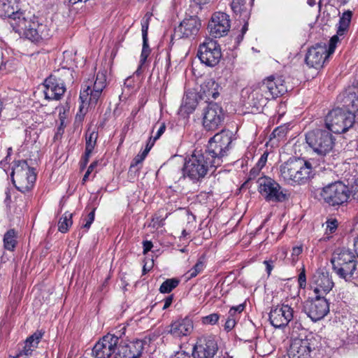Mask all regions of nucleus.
Segmentation results:
<instances>
[{
	"label": "nucleus",
	"instance_id": "27",
	"mask_svg": "<svg viewBox=\"0 0 358 358\" xmlns=\"http://www.w3.org/2000/svg\"><path fill=\"white\" fill-rule=\"evenodd\" d=\"M0 17H8L13 20L11 25L18 31L20 28H25V24L28 23V20L24 17V14L19 10H15L10 3L0 4Z\"/></svg>",
	"mask_w": 358,
	"mask_h": 358
},
{
	"label": "nucleus",
	"instance_id": "20",
	"mask_svg": "<svg viewBox=\"0 0 358 358\" xmlns=\"http://www.w3.org/2000/svg\"><path fill=\"white\" fill-rule=\"evenodd\" d=\"M120 337L108 334L102 337L94 346L92 355L95 358H110L119 344Z\"/></svg>",
	"mask_w": 358,
	"mask_h": 358
},
{
	"label": "nucleus",
	"instance_id": "26",
	"mask_svg": "<svg viewBox=\"0 0 358 358\" xmlns=\"http://www.w3.org/2000/svg\"><path fill=\"white\" fill-rule=\"evenodd\" d=\"M193 328L192 320L185 317L172 322L163 334H169L174 338H181L189 336L192 332Z\"/></svg>",
	"mask_w": 358,
	"mask_h": 358
},
{
	"label": "nucleus",
	"instance_id": "28",
	"mask_svg": "<svg viewBox=\"0 0 358 358\" xmlns=\"http://www.w3.org/2000/svg\"><path fill=\"white\" fill-rule=\"evenodd\" d=\"M313 282L314 292L320 296L328 294L334 285L331 276L327 271H317L313 276Z\"/></svg>",
	"mask_w": 358,
	"mask_h": 358
},
{
	"label": "nucleus",
	"instance_id": "7",
	"mask_svg": "<svg viewBox=\"0 0 358 358\" xmlns=\"http://www.w3.org/2000/svg\"><path fill=\"white\" fill-rule=\"evenodd\" d=\"M306 141L313 152L320 157L329 154L334 146L335 138L328 129H317L306 134Z\"/></svg>",
	"mask_w": 358,
	"mask_h": 358
},
{
	"label": "nucleus",
	"instance_id": "35",
	"mask_svg": "<svg viewBox=\"0 0 358 358\" xmlns=\"http://www.w3.org/2000/svg\"><path fill=\"white\" fill-rule=\"evenodd\" d=\"M352 15V13L350 10H347L343 13L338 22V35L343 36L347 31L351 22Z\"/></svg>",
	"mask_w": 358,
	"mask_h": 358
},
{
	"label": "nucleus",
	"instance_id": "5",
	"mask_svg": "<svg viewBox=\"0 0 358 358\" xmlns=\"http://www.w3.org/2000/svg\"><path fill=\"white\" fill-rule=\"evenodd\" d=\"M73 81V71L71 69L62 68L55 71L44 81L45 99L59 100L66 92V84Z\"/></svg>",
	"mask_w": 358,
	"mask_h": 358
},
{
	"label": "nucleus",
	"instance_id": "40",
	"mask_svg": "<svg viewBox=\"0 0 358 358\" xmlns=\"http://www.w3.org/2000/svg\"><path fill=\"white\" fill-rule=\"evenodd\" d=\"M288 132V127L285 125H281L280 127H278L275 128L271 136L273 138H277L278 139L282 138L285 137Z\"/></svg>",
	"mask_w": 358,
	"mask_h": 358
},
{
	"label": "nucleus",
	"instance_id": "62",
	"mask_svg": "<svg viewBox=\"0 0 358 358\" xmlns=\"http://www.w3.org/2000/svg\"><path fill=\"white\" fill-rule=\"evenodd\" d=\"M355 251L358 257V236L354 240Z\"/></svg>",
	"mask_w": 358,
	"mask_h": 358
},
{
	"label": "nucleus",
	"instance_id": "46",
	"mask_svg": "<svg viewBox=\"0 0 358 358\" xmlns=\"http://www.w3.org/2000/svg\"><path fill=\"white\" fill-rule=\"evenodd\" d=\"M302 250L303 249L301 246H296L292 248V259L293 264H295L297 262L298 257L301 254Z\"/></svg>",
	"mask_w": 358,
	"mask_h": 358
},
{
	"label": "nucleus",
	"instance_id": "34",
	"mask_svg": "<svg viewBox=\"0 0 358 358\" xmlns=\"http://www.w3.org/2000/svg\"><path fill=\"white\" fill-rule=\"evenodd\" d=\"M3 247L6 250L13 251L17 245V234L14 229H9L3 236Z\"/></svg>",
	"mask_w": 358,
	"mask_h": 358
},
{
	"label": "nucleus",
	"instance_id": "31",
	"mask_svg": "<svg viewBox=\"0 0 358 358\" xmlns=\"http://www.w3.org/2000/svg\"><path fill=\"white\" fill-rule=\"evenodd\" d=\"M231 7L234 13L239 14L243 21L245 22L250 17V9L246 4V0H232Z\"/></svg>",
	"mask_w": 358,
	"mask_h": 358
},
{
	"label": "nucleus",
	"instance_id": "63",
	"mask_svg": "<svg viewBox=\"0 0 358 358\" xmlns=\"http://www.w3.org/2000/svg\"><path fill=\"white\" fill-rule=\"evenodd\" d=\"M307 3L310 6H313L316 4V0H308L307 1Z\"/></svg>",
	"mask_w": 358,
	"mask_h": 358
},
{
	"label": "nucleus",
	"instance_id": "43",
	"mask_svg": "<svg viewBox=\"0 0 358 358\" xmlns=\"http://www.w3.org/2000/svg\"><path fill=\"white\" fill-rule=\"evenodd\" d=\"M338 36L339 35H334L333 36L331 39L329 40V46H327V51L328 52V55L333 54L335 51L336 44L338 41Z\"/></svg>",
	"mask_w": 358,
	"mask_h": 358
},
{
	"label": "nucleus",
	"instance_id": "47",
	"mask_svg": "<svg viewBox=\"0 0 358 358\" xmlns=\"http://www.w3.org/2000/svg\"><path fill=\"white\" fill-rule=\"evenodd\" d=\"M298 282L301 288H304L306 285V270L304 267L302 268V270L299 275Z\"/></svg>",
	"mask_w": 358,
	"mask_h": 358
},
{
	"label": "nucleus",
	"instance_id": "25",
	"mask_svg": "<svg viewBox=\"0 0 358 358\" xmlns=\"http://www.w3.org/2000/svg\"><path fill=\"white\" fill-rule=\"evenodd\" d=\"M143 350V342L140 340L129 343L119 341L115 358H140Z\"/></svg>",
	"mask_w": 358,
	"mask_h": 358
},
{
	"label": "nucleus",
	"instance_id": "58",
	"mask_svg": "<svg viewBox=\"0 0 358 358\" xmlns=\"http://www.w3.org/2000/svg\"><path fill=\"white\" fill-rule=\"evenodd\" d=\"M171 358H190V356L188 353L185 352V351H179L177 352Z\"/></svg>",
	"mask_w": 358,
	"mask_h": 358
},
{
	"label": "nucleus",
	"instance_id": "60",
	"mask_svg": "<svg viewBox=\"0 0 358 358\" xmlns=\"http://www.w3.org/2000/svg\"><path fill=\"white\" fill-rule=\"evenodd\" d=\"M248 29V24L247 22H245L244 25L243 26V27L241 29V39L243 38V36L246 33Z\"/></svg>",
	"mask_w": 358,
	"mask_h": 358
},
{
	"label": "nucleus",
	"instance_id": "9",
	"mask_svg": "<svg viewBox=\"0 0 358 358\" xmlns=\"http://www.w3.org/2000/svg\"><path fill=\"white\" fill-rule=\"evenodd\" d=\"M10 177L15 187L22 193L31 189L36 180L34 169L25 160L15 162Z\"/></svg>",
	"mask_w": 358,
	"mask_h": 358
},
{
	"label": "nucleus",
	"instance_id": "29",
	"mask_svg": "<svg viewBox=\"0 0 358 358\" xmlns=\"http://www.w3.org/2000/svg\"><path fill=\"white\" fill-rule=\"evenodd\" d=\"M144 17L141 22V31H142V37H143V48L141 54L140 59V66L136 71V73H138L142 65L146 62L148 57L150 55V49L148 45V30L149 27V19L150 17L147 13L145 17Z\"/></svg>",
	"mask_w": 358,
	"mask_h": 358
},
{
	"label": "nucleus",
	"instance_id": "30",
	"mask_svg": "<svg viewBox=\"0 0 358 358\" xmlns=\"http://www.w3.org/2000/svg\"><path fill=\"white\" fill-rule=\"evenodd\" d=\"M43 335L42 332L36 331L28 337L24 342V347L14 358H17L20 356H31L33 351L37 348Z\"/></svg>",
	"mask_w": 358,
	"mask_h": 358
},
{
	"label": "nucleus",
	"instance_id": "44",
	"mask_svg": "<svg viewBox=\"0 0 358 358\" xmlns=\"http://www.w3.org/2000/svg\"><path fill=\"white\" fill-rule=\"evenodd\" d=\"M338 36L339 35H334L333 36L331 39L329 40V46H327V51L328 52V55L333 54L335 51L336 44L338 41Z\"/></svg>",
	"mask_w": 358,
	"mask_h": 358
},
{
	"label": "nucleus",
	"instance_id": "52",
	"mask_svg": "<svg viewBox=\"0 0 358 358\" xmlns=\"http://www.w3.org/2000/svg\"><path fill=\"white\" fill-rule=\"evenodd\" d=\"M97 166V162H93L88 167L86 173H85L84 176H83V182H85L87 181V180L88 179V177L90 176V174L93 171V170L94 169V168Z\"/></svg>",
	"mask_w": 358,
	"mask_h": 358
},
{
	"label": "nucleus",
	"instance_id": "2",
	"mask_svg": "<svg viewBox=\"0 0 358 358\" xmlns=\"http://www.w3.org/2000/svg\"><path fill=\"white\" fill-rule=\"evenodd\" d=\"M280 176L284 180L294 185H303L313 177L311 163L301 158H290L280 168Z\"/></svg>",
	"mask_w": 358,
	"mask_h": 358
},
{
	"label": "nucleus",
	"instance_id": "24",
	"mask_svg": "<svg viewBox=\"0 0 358 358\" xmlns=\"http://www.w3.org/2000/svg\"><path fill=\"white\" fill-rule=\"evenodd\" d=\"M201 26V21L196 16H190L175 28L174 36L178 38H194L199 33Z\"/></svg>",
	"mask_w": 358,
	"mask_h": 358
},
{
	"label": "nucleus",
	"instance_id": "36",
	"mask_svg": "<svg viewBox=\"0 0 358 358\" xmlns=\"http://www.w3.org/2000/svg\"><path fill=\"white\" fill-rule=\"evenodd\" d=\"M73 214L69 212H66L59 219L58 222V230L62 233H66L69 227L73 224L72 221Z\"/></svg>",
	"mask_w": 358,
	"mask_h": 358
},
{
	"label": "nucleus",
	"instance_id": "64",
	"mask_svg": "<svg viewBox=\"0 0 358 358\" xmlns=\"http://www.w3.org/2000/svg\"><path fill=\"white\" fill-rule=\"evenodd\" d=\"M148 150H144L142 152V153L139 154V155H140V156H141V157H142V158H143V159H145V157L147 156V155H148Z\"/></svg>",
	"mask_w": 358,
	"mask_h": 358
},
{
	"label": "nucleus",
	"instance_id": "54",
	"mask_svg": "<svg viewBox=\"0 0 358 358\" xmlns=\"http://www.w3.org/2000/svg\"><path fill=\"white\" fill-rule=\"evenodd\" d=\"M92 153V152H89L88 150H85V155L82 157V160H81V167L82 168L85 167L87 164V163L89 162V159L90 157V155Z\"/></svg>",
	"mask_w": 358,
	"mask_h": 358
},
{
	"label": "nucleus",
	"instance_id": "12",
	"mask_svg": "<svg viewBox=\"0 0 358 358\" xmlns=\"http://www.w3.org/2000/svg\"><path fill=\"white\" fill-rule=\"evenodd\" d=\"M219 85L212 78L206 79L200 86V90L197 94L188 93L183 99V106L192 111L196 106V95L201 100L206 103L210 102L211 99H216L219 93Z\"/></svg>",
	"mask_w": 358,
	"mask_h": 358
},
{
	"label": "nucleus",
	"instance_id": "4",
	"mask_svg": "<svg viewBox=\"0 0 358 358\" xmlns=\"http://www.w3.org/2000/svg\"><path fill=\"white\" fill-rule=\"evenodd\" d=\"M334 272L345 282H352L357 271V261L354 253L350 250H336L331 258Z\"/></svg>",
	"mask_w": 358,
	"mask_h": 358
},
{
	"label": "nucleus",
	"instance_id": "37",
	"mask_svg": "<svg viewBox=\"0 0 358 358\" xmlns=\"http://www.w3.org/2000/svg\"><path fill=\"white\" fill-rule=\"evenodd\" d=\"M97 138L98 133L96 131L88 129L86 132L85 150H88L89 152H92L96 144Z\"/></svg>",
	"mask_w": 358,
	"mask_h": 358
},
{
	"label": "nucleus",
	"instance_id": "51",
	"mask_svg": "<svg viewBox=\"0 0 358 358\" xmlns=\"http://www.w3.org/2000/svg\"><path fill=\"white\" fill-rule=\"evenodd\" d=\"M267 157H268V153L267 152H264L261 156L259 159L258 160V162L256 164L255 166L257 167V168H259V169L261 170L266 165V161H267Z\"/></svg>",
	"mask_w": 358,
	"mask_h": 358
},
{
	"label": "nucleus",
	"instance_id": "61",
	"mask_svg": "<svg viewBox=\"0 0 358 358\" xmlns=\"http://www.w3.org/2000/svg\"><path fill=\"white\" fill-rule=\"evenodd\" d=\"M154 144H155V142H153V141L152 139V137H150V138L149 140V142L148 143L145 150H148V153Z\"/></svg>",
	"mask_w": 358,
	"mask_h": 358
},
{
	"label": "nucleus",
	"instance_id": "42",
	"mask_svg": "<svg viewBox=\"0 0 358 358\" xmlns=\"http://www.w3.org/2000/svg\"><path fill=\"white\" fill-rule=\"evenodd\" d=\"M95 210V208H92V210L88 213L87 216L84 219L85 223L83 224V228H85L87 230L90 229L91 224L94 220Z\"/></svg>",
	"mask_w": 358,
	"mask_h": 358
},
{
	"label": "nucleus",
	"instance_id": "39",
	"mask_svg": "<svg viewBox=\"0 0 358 358\" xmlns=\"http://www.w3.org/2000/svg\"><path fill=\"white\" fill-rule=\"evenodd\" d=\"M205 265L202 260L199 259L197 261L196 264L190 270H189L187 273V275H188V278H192L196 277L199 273H200L204 268Z\"/></svg>",
	"mask_w": 358,
	"mask_h": 358
},
{
	"label": "nucleus",
	"instance_id": "57",
	"mask_svg": "<svg viewBox=\"0 0 358 358\" xmlns=\"http://www.w3.org/2000/svg\"><path fill=\"white\" fill-rule=\"evenodd\" d=\"M264 264L266 265V271L268 275H269L273 268V261H264Z\"/></svg>",
	"mask_w": 358,
	"mask_h": 358
},
{
	"label": "nucleus",
	"instance_id": "3",
	"mask_svg": "<svg viewBox=\"0 0 358 358\" xmlns=\"http://www.w3.org/2000/svg\"><path fill=\"white\" fill-rule=\"evenodd\" d=\"M217 167L201 150H194L182 168L183 175L193 182L205 178L208 172H213Z\"/></svg>",
	"mask_w": 358,
	"mask_h": 358
},
{
	"label": "nucleus",
	"instance_id": "13",
	"mask_svg": "<svg viewBox=\"0 0 358 358\" xmlns=\"http://www.w3.org/2000/svg\"><path fill=\"white\" fill-rule=\"evenodd\" d=\"M197 56L202 64L213 67L217 65L222 58L220 45L213 39H206L197 52Z\"/></svg>",
	"mask_w": 358,
	"mask_h": 358
},
{
	"label": "nucleus",
	"instance_id": "49",
	"mask_svg": "<svg viewBox=\"0 0 358 358\" xmlns=\"http://www.w3.org/2000/svg\"><path fill=\"white\" fill-rule=\"evenodd\" d=\"M166 130V124L164 122L160 124L159 127L154 136L152 137L153 142L159 139Z\"/></svg>",
	"mask_w": 358,
	"mask_h": 358
},
{
	"label": "nucleus",
	"instance_id": "6",
	"mask_svg": "<svg viewBox=\"0 0 358 358\" xmlns=\"http://www.w3.org/2000/svg\"><path fill=\"white\" fill-rule=\"evenodd\" d=\"M231 141L230 134L222 130L210 138L207 148L203 152L217 167H219L223 162V158L227 155Z\"/></svg>",
	"mask_w": 358,
	"mask_h": 358
},
{
	"label": "nucleus",
	"instance_id": "15",
	"mask_svg": "<svg viewBox=\"0 0 358 358\" xmlns=\"http://www.w3.org/2000/svg\"><path fill=\"white\" fill-rule=\"evenodd\" d=\"M106 85V71L105 70L99 71L96 74L92 89L87 85L80 92V99L83 104L88 103L89 105L94 106Z\"/></svg>",
	"mask_w": 358,
	"mask_h": 358
},
{
	"label": "nucleus",
	"instance_id": "11",
	"mask_svg": "<svg viewBox=\"0 0 358 358\" xmlns=\"http://www.w3.org/2000/svg\"><path fill=\"white\" fill-rule=\"evenodd\" d=\"M43 17L33 16L28 23L25 24V28H20L18 31H22L26 38L32 42L40 43L52 36L53 31Z\"/></svg>",
	"mask_w": 358,
	"mask_h": 358
},
{
	"label": "nucleus",
	"instance_id": "33",
	"mask_svg": "<svg viewBox=\"0 0 358 358\" xmlns=\"http://www.w3.org/2000/svg\"><path fill=\"white\" fill-rule=\"evenodd\" d=\"M345 91L346 92L345 103L357 107V110H358V86H350Z\"/></svg>",
	"mask_w": 358,
	"mask_h": 358
},
{
	"label": "nucleus",
	"instance_id": "45",
	"mask_svg": "<svg viewBox=\"0 0 358 358\" xmlns=\"http://www.w3.org/2000/svg\"><path fill=\"white\" fill-rule=\"evenodd\" d=\"M236 317H231L229 315V314L228 315V318L227 319L226 322H225V324H224V329L229 332L231 330H232L236 324Z\"/></svg>",
	"mask_w": 358,
	"mask_h": 358
},
{
	"label": "nucleus",
	"instance_id": "38",
	"mask_svg": "<svg viewBox=\"0 0 358 358\" xmlns=\"http://www.w3.org/2000/svg\"><path fill=\"white\" fill-rule=\"evenodd\" d=\"M180 280L177 278H169L161 285L159 292L161 293H170L179 285Z\"/></svg>",
	"mask_w": 358,
	"mask_h": 358
},
{
	"label": "nucleus",
	"instance_id": "59",
	"mask_svg": "<svg viewBox=\"0 0 358 358\" xmlns=\"http://www.w3.org/2000/svg\"><path fill=\"white\" fill-rule=\"evenodd\" d=\"M173 299V295H170L164 299V306H163L164 310L168 308L171 306V304L172 303Z\"/></svg>",
	"mask_w": 358,
	"mask_h": 358
},
{
	"label": "nucleus",
	"instance_id": "18",
	"mask_svg": "<svg viewBox=\"0 0 358 358\" xmlns=\"http://www.w3.org/2000/svg\"><path fill=\"white\" fill-rule=\"evenodd\" d=\"M217 350L218 345L215 337L207 335L198 338L192 355L194 358H213Z\"/></svg>",
	"mask_w": 358,
	"mask_h": 358
},
{
	"label": "nucleus",
	"instance_id": "32",
	"mask_svg": "<svg viewBox=\"0 0 358 358\" xmlns=\"http://www.w3.org/2000/svg\"><path fill=\"white\" fill-rule=\"evenodd\" d=\"M248 98L250 101V104L253 107L256 108L257 110L265 106L268 101L264 96L254 88L250 92Z\"/></svg>",
	"mask_w": 358,
	"mask_h": 358
},
{
	"label": "nucleus",
	"instance_id": "10",
	"mask_svg": "<svg viewBox=\"0 0 358 358\" xmlns=\"http://www.w3.org/2000/svg\"><path fill=\"white\" fill-rule=\"evenodd\" d=\"M258 191L266 201L283 202L289 199L287 191L268 176H262L257 181Z\"/></svg>",
	"mask_w": 358,
	"mask_h": 358
},
{
	"label": "nucleus",
	"instance_id": "17",
	"mask_svg": "<svg viewBox=\"0 0 358 358\" xmlns=\"http://www.w3.org/2000/svg\"><path fill=\"white\" fill-rule=\"evenodd\" d=\"M224 119V111L217 103L210 101L203 108V126L206 130L217 129L222 124Z\"/></svg>",
	"mask_w": 358,
	"mask_h": 358
},
{
	"label": "nucleus",
	"instance_id": "50",
	"mask_svg": "<svg viewBox=\"0 0 358 358\" xmlns=\"http://www.w3.org/2000/svg\"><path fill=\"white\" fill-rule=\"evenodd\" d=\"M338 227L337 221L336 220H329L327 222V231L330 234L334 233Z\"/></svg>",
	"mask_w": 358,
	"mask_h": 358
},
{
	"label": "nucleus",
	"instance_id": "1",
	"mask_svg": "<svg viewBox=\"0 0 358 358\" xmlns=\"http://www.w3.org/2000/svg\"><path fill=\"white\" fill-rule=\"evenodd\" d=\"M345 96L346 92L344 91L339 96V99H341L343 106L346 109L336 108L329 111L326 116L325 125L327 129L331 132L336 134L346 132L355 124V118L358 117L357 107L345 103Z\"/></svg>",
	"mask_w": 358,
	"mask_h": 358
},
{
	"label": "nucleus",
	"instance_id": "53",
	"mask_svg": "<svg viewBox=\"0 0 358 358\" xmlns=\"http://www.w3.org/2000/svg\"><path fill=\"white\" fill-rule=\"evenodd\" d=\"M260 169L259 168H257L256 166H254L250 171L249 173V176H248V179L249 180H254L256 178L257 176H259V173H260Z\"/></svg>",
	"mask_w": 358,
	"mask_h": 358
},
{
	"label": "nucleus",
	"instance_id": "22",
	"mask_svg": "<svg viewBox=\"0 0 358 358\" xmlns=\"http://www.w3.org/2000/svg\"><path fill=\"white\" fill-rule=\"evenodd\" d=\"M293 309L287 304L272 307L269 313V320L275 328L286 327L293 318Z\"/></svg>",
	"mask_w": 358,
	"mask_h": 358
},
{
	"label": "nucleus",
	"instance_id": "48",
	"mask_svg": "<svg viewBox=\"0 0 358 358\" xmlns=\"http://www.w3.org/2000/svg\"><path fill=\"white\" fill-rule=\"evenodd\" d=\"M244 308H245L244 304H240L236 306H233L230 308V310L229 311V314L231 317L234 316V317H236L237 313H241L244 310Z\"/></svg>",
	"mask_w": 358,
	"mask_h": 358
},
{
	"label": "nucleus",
	"instance_id": "14",
	"mask_svg": "<svg viewBox=\"0 0 358 358\" xmlns=\"http://www.w3.org/2000/svg\"><path fill=\"white\" fill-rule=\"evenodd\" d=\"M253 88L260 92L266 99L271 100L284 94L287 92L284 80L280 77L270 76Z\"/></svg>",
	"mask_w": 358,
	"mask_h": 358
},
{
	"label": "nucleus",
	"instance_id": "8",
	"mask_svg": "<svg viewBox=\"0 0 358 358\" xmlns=\"http://www.w3.org/2000/svg\"><path fill=\"white\" fill-rule=\"evenodd\" d=\"M350 195L349 187L341 181L328 184L322 187L320 192L323 203L335 208L346 203Z\"/></svg>",
	"mask_w": 358,
	"mask_h": 358
},
{
	"label": "nucleus",
	"instance_id": "56",
	"mask_svg": "<svg viewBox=\"0 0 358 358\" xmlns=\"http://www.w3.org/2000/svg\"><path fill=\"white\" fill-rule=\"evenodd\" d=\"M152 246H153V245L151 241H143V253L146 254L148 252H149L152 249Z\"/></svg>",
	"mask_w": 358,
	"mask_h": 358
},
{
	"label": "nucleus",
	"instance_id": "23",
	"mask_svg": "<svg viewBox=\"0 0 358 358\" xmlns=\"http://www.w3.org/2000/svg\"><path fill=\"white\" fill-rule=\"evenodd\" d=\"M329 56L325 43H317L310 47L306 55V64L311 68L318 69L323 66Z\"/></svg>",
	"mask_w": 358,
	"mask_h": 358
},
{
	"label": "nucleus",
	"instance_id": "21",
	"mask_svg": "<svg viewBox=\"0 0 358 358\" xmlns=\"http://www.w3.org/2000/svg\"><path fill=\"white\" fill-rule=\"evenodd\" d=\"M230 27V17L223 12L214 13L208 25L210 34L214 38H221L226 36Z\"/></svg>",
	"mask_w": 358,
	"mask_h": 358
},
{
	"label": "nucleus",
	"instance_id": "19",
	"mask_svg": "<svg viewBox=\"0 0 358 358\" xmlns=\"http://www.w3.org/2000/svg\"><path fill=\"white\" fill-rule=\"evenodd\" d=\"M313 336L293 337L288 352L289 358H310V352L315 348Z\"/></svg>",
	"mask_w": 358,
	"mask_h": 358
},
{
	"label": "nucleus",
	"instance_id": "16",
	"mask_svg": "<svg viewBox=\"0 0 358 358\" xmlns=\"http://www.w3.org/2000/svg\"><path fill=\"white\" fill-rule=\"evenodd\" d=\"M303 311L312 321L317 322L329 312V303L324 296L316 295L314 299H308L303 303Z\"/></svg>",
	"mask_w": 358,
	"mask_h": 358
},
{
	"label": "nucleus",
	"instance_id": "41",
	"mask_svg": "<svg viewBox=\"0 0 358 358\" xmlns=\"http://www.w3.org/2000/svg\"><path fill=\"white\" fill-rule=\"evenodd\" d=\"M220 319V315L217 313H212L205 317H203L201 322L203 324L214 325Z\"/></svg>",
	"mask_w": 358,
	"mask_h": 358
},
{
	"label": "nucleus",
	"instance_id": "55",
	"mask_svg": "<svg viewBox=\"0 0 358 358\" xmlns=\"http://www.w3.org/2000/svg\"><path fill=\"white\" fill-rule=\"evenodd\" d=\"M144 159L139 155H136L133 159L131 166L130 170L136 166H137L139 164H141Z\"/></svg>",
	"mask_w": 358,
	"mask_h": 358
}]
</instances>
